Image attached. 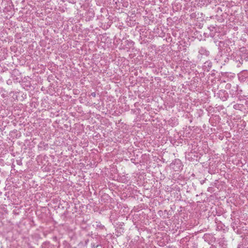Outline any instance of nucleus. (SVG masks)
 <instances>
[{
  "label": "nucleus",
  "mask_w": 248,
  "mask_h": 248,
  "mask_svg": "<svg viewBox=\"0 0 248 248\" xmlns=\"http://www.w3.org/2000/svg\"><path fill=\"white\" fill-rule=\"evenodd\" d=\"M234 44V42L229 39L223 41H219L217 45L218 49L217 56L220 55V57H222L223 52L225 53L229 54L232 51V48Z\"/></svg>",
  "instance_id": "obj_1"
},
{
  "label": "nucleus",
  "mask_w": 248,
  "mask_h": 248,
  "mask_svg": "<svg viewBox=\"0 0 248 248\" xmlns=\"http://www.w3.org/2000/svg\"><path fill=\"white\" fill-rule=\"evenodd\" d=\"M239 102V103L233 105V108H248V100L243 99L240 100Z\"/></svg>",
  "instance_id": "obj_2"
},
{
  "label": "nucleus",
  "mask_w": 248,
  "mask_h": 248,
  "mask_svg": "<svg viewBox=\"0 0 248 248\" xmlns=\"http://www.w3.org/2000/svg\"><path fill=\"white\" fill-rule=\"evenodd\" d=\"M230 59L231 60H232L233 61L235 62L236 63H237V67L240 66L241 64V61H240L241 58H240L239 54H237L236 53H233L230 55Z\"/></svg>",
  "instance_id": "obj_3"
},
{
  "label": "nucleus",
  "mask_w": 248,
  "mask_h": 248,
  "mask_svg": "<svg viewBox=\"0 0 248 248\" xmlns=\"http://www.w3.org/2000/svg\"><path fill=\"white\" fill-rule=\"evenodd\" d=\"M219 97L222 101H225L228 97V95L225 91H220L218 93Z\"/></svg>",
  "instance_id": "obj_4"
},
{
  "label": "nucleus",
  "mask_w": 248,
  "mask_h": 248,
  "mask_svg": "<svg viewBox=\"0 0 248 248\" xmlns=\"http://www.w3.org/2000/svg\"><path fill=\"white\" fill-rule=\"evenodd\" d=\"M238 77L240 78H241L242 80L247 78H248V70H243L238 74Z\"/></svg>",
  "instance_id": "obj_5"
},
{
  "label": "nucleus",
  "mask_w": 248,
  "mask_h": 248,
  "mask_svg": "<svg viewBox=\"0 0 248 248\" xmlns=\"http://www.w3.org/2000/svg\"><path fill=\"white\" fill-rule=\"evenodd\" d=\"M239 55L241 58V65L243 63L244 60H246V61H248V54L246 53H243L242 52H240Z\"/></svg>",
  "instance_id": "obj_6"
},
{
  "label": "nucleus",
  "mask_w": 248,
  "mask_h": 248,
  "mask_svg": "<svg viewBox=\"0 0 248 248\" xmlns=\"http://www.w3.org/2000/svg\"><path fill=\"white\" fill-rule=\"evenodd\" d=\"M199 52L201 55H205L206 56H208L210 54L209 51L207 50L206 48L204 47H201L199 49Z\"/></svg>",
  "instance_id": "obj_7"
},
{
  "label": "nucleus",
  "mask_w": 248,
  "mask_h": 248,
  "mask_svg": "<svg viewBox=\"0 0 248 248\" xmlns=\"http://www.w3.org/2000/svg\"><path fill=\"white\" fill-rule=\"evenodd\" d=\"M212 63L211 62L207 61L204 63V66L208 67L209 69H210L212 67Z\"/></svg>",
  "instance_id": "obj_8"
},
{
  "label": "nucleus",
  "mask_w": 248,
  "mask_h": 248,
  "mask_svg": "<svg viewBox=\"0 0 248 248\" xmlns=\"http://www.w3.org/2000/svg\"><path fill=\"white\" fill-rule=\"evenodd\" d=\"M134 45V42L132 41H129L127 43V45L129 46H133Z\"/></svg>",
  "instance_id": "obj_9"
},
{
  "label": "nucleus",
  "mask_w": 248,
  "mask_h": 248,
  "mask_svg": "<svg viewBox=\"0 0 248 248\" xmlns=\"http://www.w3.org/2000/svg\"><path fill=\"white\" fill-rule=\"evenodd\" d=\"M208 29L210 31H213L214 29H215V27L213 26H210L208 27Z\"/></svg>",
  "instance_id": "obj_10"
},
{
  "label": "nucleus",
  "mask_w": 248,
  "mask_h": 248,
  "mask_svg": "<svg viewBox=\"0 0 248 248\" xmlns=\"http://www.w3.org/2000/svg\"><path fill=\"white\" fill-rule=\"evenodd\" d=\"M91 246H92V247L93 248H96L98 246V245H95V244L94 243H92Z\"/></svg>",
  "instance_id": "obj_11"
},
{
  "label": "nucleus",
  "mask_w": 248,
  "mask_h": 248,
  "mask_svg": "<svg viewBox=\"0 0 248 248\" xmlns=\"http://www.w3.org/2000/svg\"><path fill=\"white\" fill-rule=\"evenodd\" d=\"M90 95L95 97L96 96V93L95 92L92 93Z\"/></svg>",
  "instance_id": "obj_12"
},
{
  "label": "nucleus",
  "mask_w": 248,
  "mask_h": 248,
  "mask_svg": "<svg viewBox=\"0 0 248 248\" xmlns=\"http://www.w3.org/2000/svg\"><path fill=\"white\" fill-rule=\"evenodd\" d=\"M230 86H231V85H230V84H227L226 85V86H227V87H230Z\"/></svg>",
  "instance_id": "obj_13"
},
{
  "label": "nucleus",
  "mask_w": 248,
  "mask_h": 248,
  "mask_svg": "<svg viewBox=\"0 0 248 248\" xmlns=\"http://www.w3.org/2000/svg\"><path fill=\"white\" fill-rule=\"evenodd\" d=\"M217 41L216 39H214V43H217Z\"/></svg>",
  "instance_id": "obj_14"
},
{
  "label": "nucleus",
  "mask_w": 248,
  "mask_h": 248,
  "mask_svg": "<svg viewBox=\"0 0 248 248\" xmlns=\"http://www.w3.org/2000/svg\"><path fill=\"white\" fill-rule=\"evenodd\" d=\"M210 36H211V37H213V36H214V35H213V34L212 33H210Z\"/></svg>",
  "instance_id": "obj_15"
},
{
  "label": "nucleus",
  "mask_w": 248,
  "mask_h": 248,
  "mask_svg": "<svg viewBox=\"0 0 248 248\" xmlns=\"http://www.w3.org/2000/svg\"><path fill=\"white\" fill-rule=\"evenodd\" d=\"M226 60H227V61H229V58H227H227H226Z\"/></svg>",
  "instance_id": "obj_16"
},
{
  "label": "nucleus",
  "mask_w": 248,
  "mask_h": 248,
  "mask_svg": "<svg viewBox=\"0 0 248 248\" xmlns=\"http://www.w3.org/2000/svg\"><path fill=\"white\" fill-rule=\"evenodd\" d=\"M224 61H225V62H226V61H227V60H226V59H225V60H224Z\"/></svg>",
  "instance_id": "obj_17"
},
{
  "label": "nucleus",
  "mask_w": 248,
  "mask_h": 248,
  "mask_svg": "<svg viewBox=\"0 0 248 248\" xmlns=\"http://www.w3.org/2000/svg\"><path fill=\"white\" fill-rule=\"evenodd\" d=\"M224 61H225V62H226V61H227V60H226V59H225V60H224Z\"/></svg>",
  "instance_id": "obj_18"
}]
</instances>
